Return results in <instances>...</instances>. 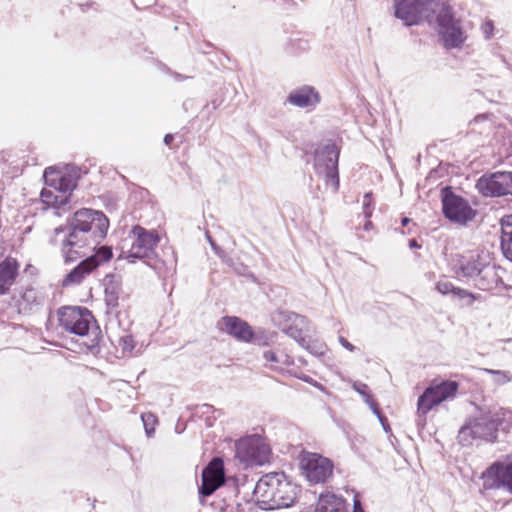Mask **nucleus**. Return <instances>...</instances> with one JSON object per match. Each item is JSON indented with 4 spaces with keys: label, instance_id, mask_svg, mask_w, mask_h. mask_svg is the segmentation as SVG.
<instances>
[{
    "label": "nucleus",
    "instance_id": "f257e3e1",
    "mask_svg": "<svg viewBox=\"0 0 512 512\" xmlns=\"http://www.w3.org/2000/svg\"><path fill=\"white\" fill-rule=\"evenodd\" d=\"M109 220L98 210L83 208L76 211L65 227L54 230L52 242L61 246L66 262L84 256L86 250H94L106 237Z\"/></svg>",
    "mask_w": 512,
    "mask_h": 512
},
{
    "label": "nucleus",
    "instance_id": "f03ea898",
    "mask_svg": "<svg viewBox=\"0 0 512 512\" xmlns=\"http://www.w3.org/2000/svg\"><path fill=\"white\" fill-rule=\"evenodd\" d=\"M130 235L131 247L127 251H122L120 258L126 259L129 263L141 260L159 275H167L175 271L177 260L174 251L171 250L170 256L165 260H161L155 251L160 241V236L155 230H147L136 225L132 228Z\"/></svg>",
    "mask_w": 512,
    "mask_h": 512
},
{
    "label": "nucleus",
    "instance_id": "7ed1b4c3",
    "mask_svg": "<svg viewBox=\"0 0 512 512\" xmlns=\"http://www.w3.org/2000/svg\"><path fill=\"white\" fill-rule=\"evenodd\" d=\"M299 492V487L283 472H274L257 481L253 495L260 509L275 510L291 507Z\"/></svg>",
    "mask_w": 512,
    "mask_h": 512
},
{
    "label": "nucleus",
    "instance_id": "20e7f679",
    "mask_svg": "<svg viewBox=\"0 0 512 512\" xmlns=\"http://www.w3.org/2000/svg\"><path fill=\"white\" fill-rule=\"evenodd\" d=\"M452 270L458 277L478 278L477 286L482 290L489 289L491 284H497L499 280L496 266L484 253L456 255L452 260Z\"/></svg>",
    "mask_w": 512,
    "mask_h": 512
},
{
    "label": "nucleus",
    "instance_id": "39448f33",
    "mask_svg": "<svg viewBox=\"0 0 512 512\" xmlns=\"http://www.w3.org/2000/svg\"><path fill=\"white\" fill-rule=\"evenodd\" d=\"M445 0H394V16L405 25L428 24L435 18L438 9Z\"/></svg>",
    "mask_w": 512,
    "mask_h": 512
},
{
    "label": "nucleus",
    "instance_id": "423d86ee",
    "mask_svg": "<svg viewBox=\"0 0 512 512\" xmlns=\"http://www.w3.org/2000/svg\"><path fill=\"white\" fill-rule=\"evenodd\" d=\"M43 177L46 186L40 194L42 202L47 206L57 208L67 204L70 193L76 187V181L54 167L46 168Z\"/></svg>",
    "mask_w": 512,
    "mask_h": 512
},
{
    "label": "nucleus",
    "instance_id": "0eeeda50",
    "mask_svg": "<svg viewBox=\"0 0 512 512\" xmlns=\"http://www.w3.org/2000/svg\"><path fill=\"white\" fill-rule=\"evenodd\" d=\"M497 419L492 411L482 412L478 416L470 417L461 427L458 440L463 446H469L474 440L493 442L497 437Z\"/></svg>",
    "mask_w": 512,
    "mask_h": 512
},
{
    "label": "nucleus",
    "instance_id": "6e6552de",
    "mask_svg": "<svg viewBox=\"0 0 512 512\" xmlns=\"http://www.w3.org/2000/svg\"><path fill=\"white\" fill-rule=\"evenodd\" d=\"M429 25L437 28L446 48L459 47L466 39L460 21L454 17L448 0L444 1Z\"/></svg>",
    "mask_w": 512,
    "mask_h": 512
},
{
    "label": "nucleus",
    "instance_id": "1a4fd4ad",
    "mask_svg": "<svg viewBox=\"0 0 512 512\" xmlns=\"http://www.w3.org/2000/svg\"><path fill=\"white\" fill-rule=\"evenodd\" d=\"M338 158L339 150L333 143L321 145L315 151V170L319 176L324 177L328 185H331L333 192L339 188Z\"/></svg>",
    "mask_w": 512,
    "mask_h": 512
},
{
    "label": "nucleus",
    "instance_id": "9d476101",
    "mask_svg": "<svg viewBox=\"0 0 512 512\" xmlns=\"http://www.w3.org/2000/svg\"><path fill=\"white\" fill-rule=\"evenodd\" d=\"M236 457L246 466H262L269 462L270 447L259 435H250L235 444Z\"/></svg>",
    "mask_w": 512,
    "mask_h": 512
},
{
    "label": "nucleus",
    "instance_id": "9b49d317",
    "mask_svg": "<svg viewBox=\"0 0 512 512\" xmlns=\"http://www.w3.org/2000/svg\"><path fill=\"white\" fill-rule=\"evenodd\" d=\"M442 211L447 219L461 226L472 221L476 215L468 201L455 194L450 187L442 189Z\"/></svg>",
    "mask_w": 512,
    "mask_h": 512
},
{
    "label": "nucleus",
    "instance_id": "f8f14e48",
    "mask_svg": "<svg viewBox=\"0 0 512 512\" xmlns=\"http://www.w3.org/2000/svg\"><path fill=\"white\" fill-rule=\"evenodd\" d=\"M58 320L65 331L78 336H86L89 333L93 316L87 308L62 307L58 310Z\"/></svg>",
    "mask_w": 512,
    "mask_h": 512
},
{
    "label": "nucleus",
    "instance_id": "ddd939ff",
    "mask_svg": "<svg viewBox=\"0 0 512 512\" xmlns=\"http://www.w3.org/2000/svg\"><path fill=\"white\" fill-rule=\"evenodd\" d=\"M457 389L458 384L455 381H442L430 385L418 399V415H426L434 406L453 397Z\"/></svg>",
    "mask_w": 512,
    "mask_h": 512
},
{
    "label": "nucleus",
    "instance_id": "4468645a",
    "mask_svg": "<svg viewBox=\"0 0 512 512\" xmlns=\"http://www.w3.org/2000/svg\"><path fill=\"white\" fill-rule=\"evenodd\" d=\"M301 468L311 483H325L333 475V463L317 453H306L301 458Z\"/></svg>",
    "mask_w": 512,
    "mask_h": 512
},
{
    "label": "nucleus",
    "instance_id": "2eb2a0df",
    "mask_svg": "<svg viewBox=\"0 0 512 512\" xmlns=\"http://www.w3.org/2000/svg\"><path fill=\"white\" fill-rule=\"evenodd\" d=\"M476 188L483 196L512 195V172H496L478 179Z\"/></svg>",
    "mask_w": 512,
    "mask_h": 512
},
{
    "label": "nucleus",
    "instance_id": "dca6fc26",
    "mask_svg": "<svg viewBox=\"0 0 512 512\" xmlns=\"http://www.w3.org/2000/svg\"><path fill=\"white\" fill-rule=\"evenodd\" d=\"M112 249L108 246H101L94 255H91L81 261L63 281L64 286L78 284L85 275L92 272L101 263L107 262L112 257Z\"/></svg>",
    "mask_w": 512,
    "mask_h": 512
},
{
    "label": "nucleus",
    "instance_id": "f3484780",
    "mask_svg": "<svg viewBox=\"0 0 512 512\" xmlns=\"http://www.w3.org/2000/svg\"><path fill=\"white\" fill-rule=\"evenodd\" d=\"M485 489L504 487L512 493V462L494 463L482 474Z\"/></svg>",
    "mask_w": 512,
    "mask_h": 512
},
{
    "label": "nucleus",
    "instance_id": "a211bd4d",
    "mask_svg": "<svg viewBox=\"0 0 512 512\" xmlns=\"http://www.w3.org/2000/svg\"><path fill=\"white\" fill-rule=\"evenodd\" d=\"M224 483V465L220 458H214L202 472L199 494L203 497L212 495Z\"/></svg>",
    "mask_w": 512,
    "mask_h": 512
},
{
    "label": "nucleus",
    "instance_id": "6ab92c4d",
    "mask_svg": "<svg viewBox=\"0 0 512 512\" xmlns=\"http://www.w3.org/2000/svg\"><path fill=\"white\" fill-rule=\"evenodd\" d=\"M218 328L239 341L246 342L251 338V326L244 320L235 316L222 317Z\"/></svg>",
    "mask_w": 512,
    "mask_h": 512
},
{
    "label": "nucleus",
    "instance_id": "aec40b11",
    "mask_svg": "<svg viewBox=\"0 0 512 512\" xmlns=\"http://www.w3.org/2000/svg\"><path fill=\"white\" fill-rule=\"evenodd\" d=\"M320 101L319 92L309 85H303L292 90L287 97L288 103L299 108H314Z\"/></svg>",
    "mask_w": 512,
    "mask_h": 512
},
{
    "label": "nucleus",
    "instance_id": "412c9836",
    "mask_svg": "<svg viewBox=\"0 0 512 512\" xmlns=\"http://www.w3.org/2000/svg\"><path fill=\"white\" fill-rule=\"evenodd\" d=\"M19 274V263L15 258L7 257L0 262V296L9 292Z\"/></svg>",
    "mask_w": 512,
    "mask_h": 512
},
{
    "label": "nucleus",
    "instance_id": "4be33fe9",
    "mask_svg": "<svg viewBox=\"0 0 512 512\" xmlns=\"http://www.w3.org/2000/svg\"><path fill=\"white\" fill-rule=\"evenodd\" d=\"M287 321L288 323L283 327V331L301 346H304L306 343L305 331L308 327L307 318L291 313L287 316Z\"/></svg>",
    "mask_w": 512,
    "mask_h": 512
},
{
    "label": "nucleus",
    "instance_id": "5701e85b",
    "mask_svg": "<svg viewBox=\"0 0 512 512\" xmlns=\"http://www.w3.org/2000/svg\"><path fill=\"white\" fill-rule=\"evenodd\" d=\"M262 358L265 361L264 365L274 370L283 369L294 363L292 357L280 349H265Z\"/></svg>",
    "mask_w": 512,
    "mask_h": 512
},
{
    "label": "nucleus",
    "instance_id": "b1692460",
    "mask_svg": "<svg viewBox=\"0 0 512 512\" xmlns=\"http://www.w3.org/2000/svg\"><path fill=\"white\" fill-rule=\"evenodd\" d=\"M501 249L504 256L512 261V215L501 220Z\"/></svg>",
    "mask_w": 512,
    "mask_h": 512
},
{
    "label": "nucleus",
    "instance_id": "393cba45",
    "mask_svg": "<svg viewBox=\"0 0 512 512\" xmlns=\"http://www.w3.org/2000/svg\"><path fill=\"white\" fill-rule=\"evenodd\" d=\"M343 500L334 494H321L314 512H342Z\"/></svg>",
    "mask_w": 512,
    "mask_h": 512
},
{
    "label": "nucleus",
    "instance_id": "a878e982",
    "mask_svg": "<svg viewBox=\"0 0 512 512\" xmlns=\"http://www.w3.org/2000/svg\"><path fill=\"white\" fill-rule=\"evenodd\" d=\"M44 302V295L35 288H27L21 295L19 305L25 310H31Z\"/></svg>",
    "mask_w": 512,
    "mask_h": 512
},
{
    "label": "nucleus",
    "instance_id": "bb28decb",
    "mask_svg": "<svg viewBox=\"0 0 512 512\" xmlns=\"http://www.w3.org/2000/svg\"><path fill=\"white\" fill-rule=\"evenodd\" d=\"M353 389L363 397L364 401L369 405L373 413L378 416L379 420L383 424V418L380 415L377 403L371 398L368 386L362 382H355L353 384Z\"/></svg>",
    "mask_w": 512,
    "mask_h": 512
},
{
    "label": "nucleus",
    "instance_id": "cd10ccee",
    "mask_svg": "<svg viewBox=\"0 0 512 512\" xmlns=\"http://www.w3.org/2000/svg\"><path fill=\"white\" fill-rule=\"evenodd\" d=\"M251 334V338L248 342L257 344L259 346H266L272 342L273 334L261 328L255 330L251 328Z\"/></svg>",
    "mask_w": 512,
    "mask_h": 512
},
{
    "label": "nucleus",
    "instance_id": "c85d7f7f",
    "mask_svg": "<svg viewBox=\"0 0 512 512\" xmlns=\"http://www.w3.org/2000/svg\"><path fill=\"white\" fill-rule=\"evenodd\" d=\"M494 418L497 419V428L501 427L502 430H509L512 428V411L507 409H499L492 412Z\"/></svg>",
    "mask_w": 512,
    "mask_h": 512
},
{
    "label": "nucleus",
    "instance_id": "c756f323",
    "mask_svg": "<svg viewBox=\"0 0 512 512\" xmlns=\"http://www.w3.org/2000/svg\"><path fill=\"white\" fill-rule=\"evenodd\" d=\"M117 345L116 347L121 348V352L123 356L131 355L134 348H135V342L131 335L124 334L122 336H119L116 340Z\"/></svg>",
    "mask_w": 512,
    "mask_h": 512
},
{
    "label": "nucleus",
    "instance_id": "7c9ffc66",
    "mask_svg": "<svg viewBox=\"0 0 512 512\" xmlns=\"http://www.w3.org/2000/svg\"><path fill=\"white\" fill-rule=\"evenodd\" d=\"M484 371L493 377V381L497 385H504L512 381V376L508 371L494 369H484Z\"/></svg>",
    "mask_w": 512,
    "mask_h": 512
},
{
    "label": "nucleus",
    "instance_id": "2f4dec72",
    "mask_svg": "<svg viewBox=\"0 0 512 512\" xmlns=\"http://www.w3.org/2000/svg\"><path fill=\"white\" fill-rule=\"evenodd\" d=\"M141 419L148 436H151L155 431V423L157 422L156 417L153 414H142Z\"/></svg>",
    "mask_w": 512,
    "mask_h": 512
},
{
    "label": "nucleus",
    "instance_id": "473e14b6",
    "mask_svg": "<svg viewBox=\"0 0 512 512\" xmlns=\"http://www.w3.org/2000/svg\"><path fill=\"white\" fill-rule=\"evenodd\" d=\"M455 288L456 287L447 280H440L436 284V290L443 295H452L455 291Z\"/></svg>",
    "mask_w": 512,
    "mask_h": 512
},
{
    "label": "nucleus",
    "instance_id": "72a5a7b5",
    "mask_svg": "<svg viewBox=\"0 0 512 512\" xmlns=\"http://www.w3.org/2000/svg\"><path fill=\"white\" fill-rule=\"evenodd\" d=\"M303 347L306 348L308 351H310V353H312L314 355H318V356L323 355L326 351V346L324 344H322V343L310 344L309 341H307V340Z\"/></svg>",
    "mask_w": 512,
    "mask_h": 512
},
{
    "label": "nucleus",
    "instance_id": "f704fd0d",
    "mask_svg": "<svg viewBox=\"0 0 512 512\" xmlns=\"http://www.w3.org/2000/svg\"><path fill=\"white\" fill-rule=\"evenodd\" d=\"M481 32L485 39H490L494 34V23L492 20H486L482 23Z\"/></svg>",
    "mask_w": 512,
    "mask_h": 512
},
{
    "label": "nucleus",
    "instance_id": "c9c22d12",
    "mask_svg": "<svg viewBox=\"0 0 512 512\" xmlns=\"http://www.w3.org/2000/svg\"><path fill=\"white\" fill-rule=\"evenodd\" d=\"M371 193H366L363 197L362 206L364 210L365 217H370L372 215V209H371Z\"/></svg>",
    "mask_w": 512,
    "mask_h": 512
},
{
    "label": "nucleus",
    "instance_id": "e433bc0d",
    "mask_svg": "<svg viewBox=\"0 0 512 512\" xmlns=\"http://www.w3.org/2000/svg\"><path fill=\"white\" fill-rule=\"evenodd\" d=\"M106 303L109 307H116L118 305V296L114 291H111L109 288L106 289Z\"/></svg>",
    "mask_w": 512,
    "mask_h": 512
},
{
    "label": "nucleus",
    "instance_id": "4c0bfd02",
    "mask_svg": "<svg viewBox=\"0 0 512 512\" xmlns=\"http://www.w3.org/2000/svg\"><path fill=\"white\" fill-rule=\"evenodd\" d=\"M452 296L455 297V298H460V299H463V298H466V297H470V298H472V300L475 299V297H474V295L472 293H470L469 291H467L465 289L459 288V287L455 288V291L452 294Z\"/></svg>",
    "mask_w": 512,
    "mask_h": 512
},
{
    "label": "nucleus",
    "instance_id": "58836bf2",
    "mask_svg": "<svg viewBox=\"0 0 512 512\" xmlns=\"http://www.w3.org/2000/svg\"><path fill=\"white\" fill-rule=\"evenodd\" d=\"M207 239L211 245V247L213 248V250L215 251V253L220 257L222 258L224 261L228 262V260L225 259V255H224V251L222 249H220L215 243L214 241L211 239L210 236H207Z\"/></svg>",
    "mask_w": 512,
    "mask_h": 512
},
{
    "label": "nucleus",
    "instance_id": "ea45409f",
    "mask_svg": "<svg viewBox=\"0 0 512 512\" xmlns=\"http://www.w3.org/2000/svg\"><path fill=\"white\" fill-rule=\"evenodd\" d=\"M339 342L347 350H349L351 352L355 350V346L353 344H351L346 338H344L342 336L339 337Z\"/></svg>",
    "mask_w": 512,
    "mask_h": 512
},
{
    "label": "nucleus",
    "instance_id": "a19ab883",
    "mask_svg": "<svg viewBox=\"0 0 512 512\" xmlns=\"http://www.w3.org/2000/svg\"><path fill=\"white\" fill-rule=\"evenodd\" d=\"M353 512H364L361 501L359 500L357 495L354 497L353 501Z\"/></svg>",
    "mask_w": 512,
    "mask_h": 512
},
{
    "label": "nucleus",
    "instance_id": "79ce46f5",
    "mask_svg": "<svg viewBox=\"0 0 512 512\" xmlns=\"http://www.w3.org/2000/svg\"><path fill=\"white\" fill-rule=\"evenodd\" d=\"M174 139V136L172 134H166L164 137V143L166 145H170Z\"/></svg>",
    "mask_w": 512,
    "mask_h": 512
},
{
    "label": "nucleus",
    "instance_id": "37998d69",
    "mask_svg": "<svg viewBox=\"0 0 512 512\" xmlns=\"http://www.w3.org/2000/svg\"><path fill=\"white\" fill-rule=\"evenodd\" d=\"M86 345H87L90 349H92V348L96 347V346L98 345V338H97V337H95V338L92 340V342H91L90 344L86 343Z\"/></svg>",
    "mask_w": 512,
    "mask_h": 512
},
{
    "label": "nucleus",
    "instance_id": "c03bdc74",
    "mask_svg": "<svg viewBox=\"0 0 512 512\" xmlns=\"http://www.w3.org/2000/svg\"><path fill=\"white\" fill-rule=\"evenodd\" d=\"M409 246H410L411 248H417V247H419V245L417 244L416 240H414V239L410 240V242H409Z\"/></svg>",
    "mask_w": 512,
    "mask_h": 512
},
{
    "label": "nucleus",
    "instance_id": "a18cd8bd",
    "mask_svg": "<svg viewBox=\"0 0 512 512\" xmlns=\"http://www.w3.org/2000/svg\"><path fill=\"white\" fill-rule=\"evenodd\" d=\"M410 222V219L408 217H404L401 221L403 226H406Z\"/></svg>",
    "mask_w": 512,
    "mask_h": 512
},
{
    "label": "nucleus",
    "instance_id": "49530a36",
    "mask_svg": "<svg viewBox=\"0 0 512 512\" xmlns=\"http://www.w3.org/2000/svg\"><path fill=\"white\" fill-rule=\"evenodd\" d=\"M370 225H371V222H370V221H368V222L365 224V229H368Z\"/></svg>",
    "mask_w": 512,
    "mask_h": 512
},
{
    "label": "nucleus",
    "instance_id": "de8ad7c7",
    "mask_svg": "<svg viewBox=\"0 0 512 512\" xmlns=\"http://www.w3.org/2000/svg\"><path fill=\"white\" fill-rule=\"evenodd\" d=\"M507 341H508V342H509V341H512V338H511V339H508Z\"/></svg>",
    "mask_w": 512,
    "mask_h": 512
}]
</instances>
